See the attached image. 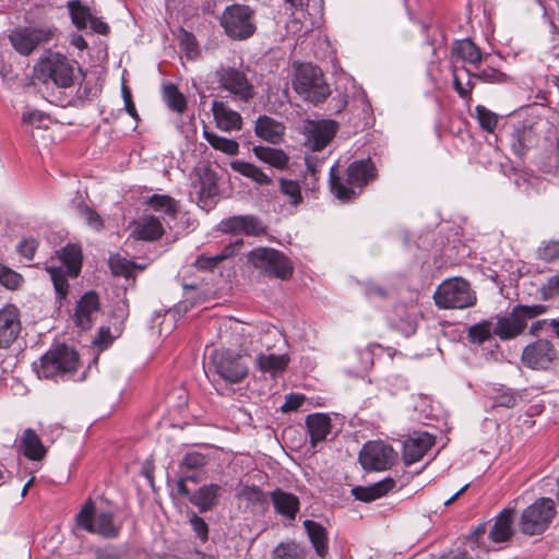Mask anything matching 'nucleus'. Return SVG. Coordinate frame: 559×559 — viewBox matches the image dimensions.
I'll return each instance as SVG.
<instances>
[{
    "instance_id": "f257e3e1",
    "label": "nucleus",
    "mask_w": 559,
    "mask_h": 559,
    "mask_svg": "<svg viewBox=\"0 0 559 559\" xmlns=\"http://www.w3.org/2000/svg\"><path fill=\"white\" fill-rule=\"evenodd\" d=\"M377 178V168L371 158L354 160L346 169V178L336 174V166L330 170V189L342 202L356 199L362 189Z\"/></svg>"
},
{
    "instance_id": "f03ea898",
    "label": "nucleus",
    "mask_w": 559,
    "mask_h": 559,
    "mask_svg": "<svg viewBox=\"0 0 559 559\" xmlns=\"http://www.w3.org/2000/svg\"><path fill=\"white\" fill-rule=\"evenodd\" d=\"M33 366L39 378L56 381L68 380L78 370L79 355L64 344L57 345L44 354L39 362H34Z\"/></svg>"
},
{
    "instance_id": "7ed1b4c3",
    "label": "nucleus",
    "mask_w": 559,
    "mask_h": 559,
    "mask_svg": "<svg viewBox=\"0 0 559 559\" xmlns=\"http://www.w3.org/2000/svg\"><path fill=\"white\" fill-rule=\"evenodd\" d=\"M60 265L46 263V271L52 281L60 306L69 293L68 277H76L82 267V250L78 245H67L57 251Z\"/></svg>"
},
{
    "instance_id": "20e7f679",
    "label": "nucleus",
    "mask_w": 559,
    "mask_h": 559,
    "mask_svg": "<svg viewBox=\"0 0 559 559\" xmlns=\"http://www.w3.org/2000/svg\"><path fill=\"white\" fill-rule=\"evenodd\" d=\"M75 523L78 527L107 539L118 537L121 531V525L115 522L114 513L96 511L95 502L91 498L84 502L75 515Z\"/></svg>"
},
{
    "instance_id": "39448f33",
    "label": "nucleus",
    "mask_w": 559,
    "mask_h": 559,
    "mask_svg": "<svg viewBox=\"0 0 559 559\" xmlns=\"http://www.w3.org/2000/svg\"><path fill=\"white\" fill-rule=\"evenodd\" d=\"M293 87L306 100L316 105L324 102L331 93L322 71L311 63H301L295 68Z\"/></svg>"
},
{
    "instance_id": "423d86ee",
    "label": "nucleus",
    "mask_w": 559,
    "mask_h": 559,
    "mask_svg": "<svg viewBox=\"0 0 559 559\" xmlns=\"http://www.w3.org/2000/svg\"><path fill=\"white\" fill-rule=\"evenodd\" d=\"M436 305L442 309H465L476 302V295L467 281L454 277L443 281L433 294Z\"/></svg>"
},
{
    "instance_id": "0eeeda50",
    "label": "nucleus",
    "mask_w": 559,
    "mask_h": 559,
    "mask_svg": "<svg viewBox=\"0 0 559 559\" xmlns=\"http://www.w3.org/2000/svg\"><path fill=\"white\" fill-rule=\"evenodd\" d=\"M214 75L218 87L227 92L233 99L248 103L255 96L254 85L242 67L221 64Z\"/></svg>"
},
{
    "instance_id": "6e6552de",
    "label": "nucleus",
    "mask_w": 559,
    "mask_h": 559,
    "mask_svg": "<svg viewBox=\"0 0 559 559\" xmlns=\"http://www.w3.org/2000/svg\"><path fill=\"white\" fill-rule=\"evenodd\" d=\"M75 62L60 53H51L35 67L36 76L43 82L51 81L58 87H70L75 78Z\"/></svg>"
},
{
    "instance_id": "1a4fd4ad",
    "label": "nucleus",
    "mask_w": 559,
    "mask_h": 559,
    "mask_svg": "<svg viewBox=\"0 0 559 559\" xmlns=\"http://www.w3.org/2000/svg\"><path fill=\"white\" fill-rule=\"evenodd\" d=\"M556 515L555 501L550 498H538L521 514L520 531L525 535H538L544 533Z\"/></svg>"
},
{
    "instance_id": "9d476101",
    "label": "nucleus",
    "mask_w": 559,
    "mask_h": 559,
    "mask_svg": "<svg viewBox=\"0 0 559 559\" xmlns=\"http://www.w3.org/2000/svg\"><path fill=\"white\" fill-rule=\"evenodd\" d=\"M248 260L255 269L271 277L287 280L294 272L289 259L273 248H255L249 252Z\"/></svg>"
},
{
    "instance_id": "9b49d317",
    "label": "nucleus",
    "mask_w": 559,
    "mask_h": 559,
    "mask_svg": "<svg viewBox=\"0 0 559 559\" xmlns=\"http://www.w3.org/2000/svg\"><path fill=\"white\" fill-rule=\"evenodd\" d=\"M559 352L554 342L548 338H537L524 346L521 362L535 371H547L558 360Z\"/></svg>"
},
{
    "instance_id": "f8f14e48",
    "label": "nucleus",
    "mask_w": 559,
    "mask_h": 559,
    "mask_svg": "<svg viewBox=\"0 0 559 559\" xmlns=\"http://www.w3.org/2000/svg\"><path fill=\"white\" fill-rule=\"evenodd\" d=\"M213 374L227 383H239L248 374V367L243 364L239 354L229 349H217L211 356Z\"/></svg>"
},
{
    "instance_id": "ddd939ff",
    "label": "nucleus",
    "mask_w": 559,
    "mask_h": 559,
    "mask_svg": "<svg viewBox=\"0 0 559 559\" xmlns=\"http://www.w3.org/2000/svg\"><path fill=\"white\" fill-rule=\"evenodd\" d=\"M253 11L241 4H233L225 9L221 25L225 33L234 39H247L255 32L252 22Z\"/></svg>"
},
{
    "instance_id": "4468645a",
    "label": "nucleus",
    "mask_w": 559,
    "mask_h": 559,
    "mask_svg": "<svg viewBox=\"0 0 559 559\" xmlns=\"http://www.w3.org/2000/svg\"><path fill=\"white\" fill-rule=\"evenodd\" d=\"M396 459V451L390 444L380 440L366 442L358 454V461L367 472L390 469Z\"/></svg>"
},
{
    "instance_id": "2eb2a0df",
    "label": "nucleus",
    "mask_w": 559,
    "mask_h": 559,
    "mask_svg": "<svg viewBox=\"0 0 559 559\" xmlns=\"http://www.w3.org/2000/svg\"><path fill=\"white\" fill-rule=\"evenodd\" d=\"M52 34L50 28L23 27L13 31L9 38L17 52L28 56L37 46L48 43Z\"/></svg>"
},
{
    "instance_id": "dca6fc26",
    "label": "nucleus",
    "mask_w": 559,
    "mask_h": 559,
    "mask_svg": "<svg viewBox=\"0 0 559 559\" xmlns=\"http://www.w3.org/2000/svg\"><path fill=\"white\" fill-rule=\"evenodd\" d=\"M338 129L334 120L309 121L305 126L306 146L312 152L323 150L335 136Z\"/></svg>"
},
{
    "instance_id": "f3484780",
    "label": "nucleus",
    "mask_w": 559,
    "mask_h": 559,
    "mask_svg": "<svg viewBox=\"0 0 559 559\" xmlns=\"http://www.w3.org/2000/svg\"><path fill=\"white\" fill-rule=\"evenodd\" d=\"M527 326L516 306L504 316H497L493 323V334L501 341H509L521 335Z\"/></svg>"
},
{
    "instance_id": "a211bd4d",
    "label": "nucleus",
    "mask_w": 559,
    "mask_h": 559,
    "mask_svg": "<svg viewBox=\"0 0 559 559\" xmlns=\"http://www.w3.org/2000/svg\"><path fill=\"white\" fill-rule=\"evenodd\" d=\"M21 332L20 311L14 305L0 309V348H8Z\"/></svg>"
},
{
    "instance_id": "6ab92c4d",
    "label": "nucleus",
    "mask_w": 559,
    "mask_h": 559,
    "mask_svg": "<svg viewBox=\"0 0 559 559\" xmlns=\"http://www.w3.org/2000/svg\"><path fill=\"white\" fill-rule=\"evenodd\" d=\"M100 302L98 295L93 292H86L76 302L74 321L81 330H90L99 313Z\"/></svg>"
},
{
    "instance_id": "aec40b11",
    "label": "nucleus",
    "mask_w": 559,
    "mask_h": 559,
    "mask_svg": "<svg viewBox=\"0 0 559 559\" xmlns=\"http://www.w3.org/2000/svg\"><path fill=\"white\" fill-rule=\"evenodd\" d=\"M435 444V437L428 432H414L403 445V460L405 465H411L423 459L427 451Z\"/></svg>"
},
{
    "instance_id": "412c9836",
    "label": "nucleus",
    "mask_w": 559,
    "mask_h": 559,
    "mask_svg": "<svg viewBox=\"0 0 559 559\" xmlns=\"http://www.w3.org/2000/svg\"><path fill=\"white\" fill-rule=\"evenodd\" d=\"M270 500L274 507L275 513L288 521H294L300 509L299 498L281 488H275L270 492Z\"/></svg>"
},
{
    "instance_id": "4be33fe9",
    "label": "nucleus",
    "mask_w": 559,
    "mask_h": 559,
    "mask_svg": "<svg viewBox=\"0 0 559 559\" xmlns=\"http://www.w3.org/2000/svg\"><path fill=\"white\" fill-rule=\"evenodd\" d=\"M223 491V486L218 484H205L190 495L189 501L200 513H204L213 510L218 504Z\"/></svg>"
},
{
    "instance_id": "5701e85b",
    "label": "nucleus",
    "mask_w": 559,
    "mask_h": 559,
    "mask_svg": "<svg viewBox=\"0 0 559 559\" xmlns=\"http://www.w3.org/2000/svg\"><path fill=\"white\" fill-rule=\"evenodd\" d=\"M212 111L216 127L225 132L238 131L242 127L240 114L222 100H213Z\"/></svg>"
},
{
    "instance_id": "b1692460",
    "label": "nucleus",
    "mask_w": 559,
    "mask_h": 559,
    "mask_svg": "<svg viewBox=\"0 0 559 559\" xmlns=\"http://www.w3.org/2000/svg\"><path fill=\"white\" fill-rule=\"evenodd\" d=\"M513 514L514 509L512 508H504L498 513L488 534V538L491 543H504L512 537Z\"/></svg>"
},
{
    "instance_id": "393cba45",
    "label": "nucleus",
    "mask_w": 559,
    "mask_h": 559,
    "mask_svg": "<svg viewBox=\"0 0 559 559\" xmlns=\"http://www.w3.org/2000/svg\"><path fill=\"white\" fill-rule=\"evenodd\" d=\"M254 132L269 143L278 144L283 141L285 126L272 117L262 115L255 121Z\"/></svg>"
},
{
    "instance_id": "a878e982",
    "label": "nucleus",
    "mask_w": 559,
    "mask_h": 559,
    "mask_svg": "<svg viewBox=\"0 0 559 559\" xmlns=\"http://www.w3.org/2000/svg\"><path fill=\"white\" fill-rule=\"evenodd\" d=\"M17 447L23 455L32 461H40L45 457L47 452L40 437L32 428H27L23 431Z\"/></svg>"
},
{
    "instance_id": "bb28decb",
    "label": "nucleus",
    "mask_w": 559,
    "mask_h": 559,
    "mask_svg": "<svg viewBox=\"0 0 559 559\" xmlns=\"http://www.w3.org/2000/svg\"><path fill=\"white\" fill-rule=\"evenodd\" d=\"M395 486V480L391 477H386L380 481H377L370 486H356L352 489V495L355 499L370 502L385 496Z\"/></svg>"
},
{
    "instance_id": "cd10ccee",
    "label": "nucleus",
    "mask_w": 559,
    "mask_h": 559,
    "mask_svg": "<svg viewBox=\"0 0 559 559\" xmlns=\"http://www.w3.org/2000/svg\"><path fill=\"white\" fill-rule=\"evenodd\" d=\"M302 525L316 554L320 558H325L329 551V538L325 527L312 520H305Z\"/></svg>"
},
{
    "instance_id": "c85d7f7f",
    "label": "nucleus",
    "mask_w": 559,
    "mask_h": 559,
    "mask_svg": "<svg viewBox=\"0 0 559 559\" xmlns=\"http://www.w3.org/2000/svg\"><path fill=\"white\" fill-rule=\"evenodd\" d=\"M306 427L310 436V442L316 445L326 439L331 432V419L323 413L310 414L306 418Z\"/></svg>"
},
{
    "instance_id": "c756f323",
    "label": "nucleus",
    "mask_w": 559,
    "mask_h": 559,
    "mask_svg": "<svg viewBox=\"0 0 559 559\" xmlns=\"http://www.w3.org/2000/svg\"><path fill=\"white\" fill-rule=\"evenodd\" d=\"M452 58L473 64L478 69L481 62L480 49L469 39L455 40L451 48Z\"/></svg>"
},
{
    "instance_id": "7c9ffc66",
    "label": "nucleus",
    "mask_w": 559,
    "mask_h": 559,
    "mask_svg": "<svg viewBox=\"0 0 559 559\" xmlns=\"http://www.w3.org/2000/svg\"><path fill=\"white\" fill-rule=\"evenodd\" d=\"M164 234V228L160 221L152 215L142 217L133 230L135 239L154 241L159 239Z\"/></svg>"
},
{
    "instance_id": "2f4dec72",
    "label": "nucleus",
    "mask_w": 559,
    "mask_h": 559,
    "mask_svg": "<svg viewBox=\"0 0 559 559\" xmlns=\"http://www.w3.org/2000/svg\"><path fill=\"white\" fill-rule=\"evenodd\" d=\"M289 364L287 355L259 354L255 358L257 367L273 378L283 373Z\"/></svg>"
},
{
    "instance_id": "473e14b6",
    "label": "nucleus",
    "mask_w": 559,
    "mask_h": 559,
    "mask_svg": "<svg viewBox=\"0 0 559 559\" xmlns=\"http://www.w3.org/2000/svg\"><path fill=\"white\" fill-rule=\"evenodd\" d=\"M252 151L259 160L274 168L284 169L288 165L289 156L282 148L257 145Z\"/></svg>"
},
{
    "instance_id": "72a5a7b5",
    "label": "nucleus",
    "mask_w": 559,
    "mask_h": 559,
    "mask_svg": "<svg viewBox=\"0 0 559 559\" xmlns=\"http://www.w3.org/2000/svg\"><path fill=\"white\" fill-rule=\"evenodd\" d=\"M535 140V134L531 127H518L511 133V148L515 155L522 157L534 145Z\"/></svg>"
},
{
    "instance_id": "f704fd0d",
    "label": "nucleus",
    "mask_w": 559,
    "mask_h": 559,
    "mask_svg": "<svg viewBox=\"0 0 559 559\" xmlns=\"http://www.w3.org/2000/svg\"><path fill=\"white\" fill-rule=\"evenodd\" d=\"M229 166L235 173L253 180L260 186H267L272 182L271 178L260 167L251 163L236 159L230 162Z\"/></svg>"
},
{
    "instance_id": "c9c22d12",
    "label": "nucleus",
    "mask_w": 559,
    "mask_h": 559,
    "mask_svg": "<svg viewBox=\"0 0 559 559\" xmlns=\"http://www.w3.org/2000/svg\"><path fill=\"white\" fill-rule=\"evenodd\" d=\"M236 497L241 501H246L248 507H258L261 509H265L267 507L270 498V496L257 485L242 486L238 490Z\"/></svg>"
},
{
    "instance_id": "e433bc0d",
    "label": "nucleus",
    "mask_w": 559,
    "mask_h": 559,
    "mask_svg": "<svg viewBox=\"0 0 559 559\" xmlns=\"http://www.w3.org/2000/svg\"><path fill=\"white\" fill-rule=\"evenodd\" d=\"M163 99L167 107L177 114H182L187 109V99L185 95L173 83L164 85Z\"/></svg>"
},
{
    "instance_id": "4c0bfd02",
    "label": "nucleus",
    "mask_w": 559,
    "mask_h": 559,
    "mask_svg": "<svg viewBox=\"0 0 559 559\" xmlns=\"http://www.w3.org/2000/svg\"><path fill=\"white\" fill-rule=\"evenodd\" d=\"M307 549L294 540L280 543L272 551L273 559H305Z\"/></svg>"
},
{
    "instance_id": "58836bf2",
    "label": "nucleus",
    "mask_w": 559,
    "mask_h": 559,
    "mask_svg": "<svg viewBox=\"0 0 559 559\" xmlns=\"http://www.w3.org/2000/svg\"><path fill=\"white\" fill-rule=\"evenodd\" d=\"M67 8L74 26L80 31L85 29L92 17L90 7L84 5L80 0H71L68 2Z\"/></svg>"
},
{
    "instance_id": "ea45409f",
    "label": "nucleus",
    "mask_w": 559,
    "mask_h": 559,
    "mask_svg": "<svg viewBox=\"0 0 559 559\" xmlns=\"http://www.w3.org/2000/svg\"><path fill=\"white\" fill-rule=\"evenodd\" d=\"M204 139L209 142V144L225 154L228 155H237L239 151V144L237 141L233 139H227L224 136H221L214 132L204 130L203 131Z\"/></svg>"
},
{
    "instance_id": "a19ab883",
    "label": "nucleus",
    "mask_w": 559,
    "mask_h": 559,
    "mask_svg": "<svg viewBox=\"0 0 559 559\" xmlns=\"http://www.w3.org/2000/svg\"><path fill=\"white\" fill-rule=\"evenodd\" d=\"M493 334V323L490 320H483L467 330V338L471 343L481 345L491 338Z\"/></svg>"
},
{
    "instance_id": "79ce46f5",
    "label": "nucleus",
    "mask_w": 559,
    "mask_h": 559,
    "mask_svg": "<svg viewBox=\"0 0 559 559\" xmlns=\"http://www.w3.org/2000/svg\"><path fill=\"white\" fill-rule=\"evenodd\" d=\"M198 195L200 206L202 209L209 210L214 206L216 202V197L218 195V187L215 181L210 178L201 179Z\"/></svg>"
},
{
    "instance_id": "37998d69",
    "label": "nucleus",
    "mask_w": 559,
    "mask_h": 559,
    "mask_svg": "<svg viewBox=\"0 0 559 559\" xmlns=\"http://www.w3.org/2000/svg\"><path fill=\"white\" fill-rule=\"evenodd\" d=\"M150 206L159 213H164L169 217H175L177 213L176 201L166 194H153L148 200Z\"/></svg>"
},
{
    "instance_id": "c03bdc74",
    "label": "nucleus",
    "mask_w": 559,
    "mask_h": 559,
    "mask_svg": "<svg viewBox=\"0 0 559 559\" xmlns=\"http://www.w3.org/2000/svg\"><path fill=\"white\" fill-rule=\"evenodd\" d=\"M538 260L552 263L559 260V240L542 241L536 250Z\"/></svg>"
},
{
    "instance_id": "a18cd8bd",
    "label": "nucleus",
    "mask_w": 559,
    "mask_h": 559,
    "mask_svg": "<svg viewBox=\"0 0 559 559\" xmlns=\"http://www.w3.org/2000/svg\"><path fill=\"white\" fill-rule=\"evenodd\" d=\"M381 346L378 344H369L367 347L362 349H358L356 352L357 358L359 360V365L357 367V372H367L369 371L374 361L376 350H380Z\"/></svg>"
},
{
    "instance_id": "49530a36",
    "label": "nucleus",
    "mask_w": 559,
    "mask_h": 559,
    "mask_svg": "<svg viewBox=\"0 0 559 559\" xmlns=\"http://www.w3.org/2000/svg\"><path fill=\"white\" fill-rule=\"evenodd\" d=\"M241 234L247 236H261L266 234V226L254 215H241Z\"/></svg>"
},
{
    "instance_id": "de8ad7c7",
    "label": "nucleus",
    "mask_w": 559,
    "mask_h": 559,
    "mask_svg": "<svg viewBox=\"0 0 559 559\" xmlns=\"http://www.w3.org/2000/svg\"><path fill=\"white\" fill-rule=\"evenodd\" d=\"M491 399L493 400L497 406H502L507 408H511L516 403V395L513 390L500 385L499 388H495L491 392Z\"/></svg>"
},
{
    "instance_id": "09e8293b",
    "label": "nucleus",
    "mask_w": 559,
    "mask_h": 559,
    "mask_svg": "<svg viewBox=\"0 0 559 559\" xmlns=\"http://www.w3.org/2000/svg\"><path fill=\"white\" fill-rule=\"evenodd\" d=\"M475 112L481 129L487 132H493L498 123V116L483 105H477Z\"/></svg>"
},
{
    "instance_id": "8fccbe9b",
    "label": "nucleus",
    "mask_w": 559,
    "mask_h": 559,
    "mask_svg": "<svg viewBox=\"0 0 559 559\" xmlns=\"http://www.w3.org/2000/svg\"><path fill=\"white\" fill-rule=\"evenodd\" d=\"M462 70H464L468 76V81L466 83V86L463 85L461 82L460 75H459V69L454 66L452 75H453V88L459 94V96L463 99H471L472 97V90L474 87V83L472 82V73L469 70H467L465 67H462Z\"/></svg>"
},
{
    "instance_id": "3c124183",
    "label": "nucleus",
    "mask_w": 559,
    "mask_h": 559,
    "mask_svg": "<svg viewBox=\"0 0 559 559\" xmlns=\"http://www.w3.org/2000/svg\"><path fill=\"white\" fill-rule=\"evenodd\" d=\"M472 78L484 83H503L508 80V75L495 68H485L476 73H472Z\"/></svg>"
},
{
    "instance_id": "603ef678",
    "label": "nucleus",
    "mask_w": 559,
    "mask_h": 559,
    "mask_svg": "<svg viewBox=\"0 0 559 559\" xmlns=\"http://www.w3.org/2000/svg\"><path fill=\"white\" fill-rule=\"evenodd\" d=\"M23 282V277L15 271L11 270L8 266L0 265V284L9 289H16L21 283Z\"/></svg>"
},
{
    "instance_id": "864d4df0",
    "label": "nucleus",
    "mask_w": 559,
    "mask_h": 559,
    "mask_svg": "<svg viewBox=\"0 0 559 559\" xmlns=\"http://www.w3.org/2000/svg\"><path fill=\"white\" fill-rule=\"evenodd\" d=\"M281 191L290 198V203L297 205L301 202L300 186L295 180L281 179Z\"/></svg>"
},
{
    "instance_id": "5fc2aeb1",
    "label": "nucleus",
    "mask_w": 559,
    "mask_h": 559,
    "mask_svg": "<svg viewBox=\"0 0 559 559\" xmlns=\"http://www.w3.org/2000/svg\"><path fill=\"white\" fill-rule=\"evenodd\" d=\"M80 216L93 229L102 230L104 228V221H103L102 216L92 207H90L87 205L81 206Z\"/></svg>"
},
{
    "instance_id": "6e6d98bb",
    "label": "nucleus",
    "mask_w": 559,
    "mask_h": 559,
    "mask_svg": "<svg viewBox=\"0 0 559 559\" xmlns=\"http://www.w3.org/2000/svg\"><path fill=\"white\" fill-rule=\"evenodd\" d=\"M520 310L524 321L527 323V320L537 318L542 314H545L548 311V306L536 304V305H516Z\"/></svg>"
},
{
    "instance_id": "4d7b16f0",
    "label": "nucleus",
    "mask_w": 559,
    "mask_h": 559,
    "mask_svg": "<svg viewBox=\"0 0 559 559\" xmlns=\"http://www.w3.org/2000/svg\"><path fill=\"white\" fill-rule=\"evenodd\" d=\"M189 523H190L193 532L195 533L197 537L203 543L206 542L209 538L207 523L195 513H192V515L190 516Z\"/></svg>"
},
{
    "instance_id": "13d9d810",
    "label": "nucleus",
    "mask_w": 559,
    "mask_h": 559,
    "mask_svg": "<svg viewBox=\"0 0 559 559\" xmlns=\"http://www.w3.org/2000/svg\"><path fill=\"white\" fill-rule=\"evenodd\" d=\"M206 464V456L199 453L192 452L187 453L180 464L181 468L198 469Z\"/></svg>"
},
{
    "instance_id": "bf43d9fd",
    "label": "nucleus",
    "mask_w": 559,
    "mask_h": 559,
    "mask_svg": "<svg viewBox=\"0 0 559 559\" xmlns=\"http://www.w3.org/2000/svg\"><path fill=\"white\" fill-rule=\"evenodd\" d=\"M487 531L486 523H481L477 525V527L469 534L467 540L472 549L483 547L485 552L490 550L489 546L485 545V543L480 542V538L484 537Z\"/></svg>"
},
{
    "instance_id": "052dcab7",
    "label": "nucleus",
    "mask_w": 559,
    "mask_h": 559,
    "mask_svg": "<svg viewBox=\"0 0 559 559\" xmlns=\"http://www.w3.org/2000/svg\"><path fill=\"white\" fill-rule=\"evenodd\" d=\"M362 289L366 297L369 298L370 300L385 299L389 295V292L385 287L372 282L364 283Z\"/></svg>"
},
{
    "instance_id": "680f3d73",
    "label": "nucleus",
    "mask_w": 559,
    "mask_h": 559,
    "mask_svg": "<svg viewBox=\"0 0 559 559\" xmlns=\"http://www.w3.org/2000/svg\"><path fill=\"white\" fill-rule=\"evenodd\" d=\"M542 299L550 300L559 295V275L551 276L540 288Z\"/></svg>"
},
{
    "instance_id": "e2e57ef3",
    "label": "nucleus",
    "mask_w": 559,
    "mask_h": 559,
    "mask_svg": "<svg viewBox=\"0 0 559 559\" xmlns=\"http://www.w3.org/2000/svg\"><path fill=\"white\" fill-rule=\"evenodd\" d=\"M241 215L227 217L219 223V230L226 234H241Z\"/></svg>"
},
{
    "instance_id": "0e129e2a",
    "label": "nucleus",
    "mask_w": 559,
    "mask_h": 559,
    "mask_svg": "<svg viewBox=\"0 0 559 559\" xmlns=\"http://www.w3.org/2000/svg\"><path fill=\"white\" fill-rule=\"evenodd\" d=\"M306 401V396L301 393H290L285 396V402L281 406V411L283 413H290L297 411L300 406H302Z\"/></svg>"
},
{
    "instance_id": "69168bd1",
    "label": "nucleus",
    "mask_w": 559,
    "mask_h": 559,
    "mask_svg": "<svg viewBox=\"0 0 559 559\" xmlns=\"http://www.w3.org/2000/svg\"><path fill=\"white\" fill-rule=\"evenodd\" d=\"M37 241L33 238L22 240L17 246V251L24 258L32 260L37 249Z\"/></svg>"
},
{
    "instance_id": "338daca9",
    "label": "nucleus",
    "mask_w": 559,
    "mask_h": 559,
    "mask_svg": "<svg viewBox=\"0 0 559 559\" xmlns=\"http://www.w3.org/2000/svg\"><path fill=\"white\" fill-rule=\"evenodd\" d=\"M222 262L218 254L206 257L200 255L194 261V266L199 270H213L217 264Z\"/></svg>"
},
{
    "instance_id": "774afa93",
    "label": "nucleus",
    "mask_w": 559,
    "mask_h": 559,
    "mask_svg": "<svg viewBox=\"0 0 559 559\" xmlns=\"http://www.w3.org/2000/svg\"><path fill=\"white\" fill-rule=\"evenodd\" d=\"M242 246H243V240L241 238L236 239L235 241L226 245L223 248V250L218 253L221 261L226 260V259L231 258L233 255L237 254L240 251Z\"/></svg>"
}]
</instances>
